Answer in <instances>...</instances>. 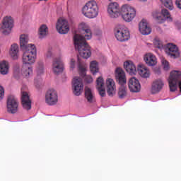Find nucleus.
Masks as SVG:
<instances>
[{
    "label": "nucleus",
    "mask_w": 181,
    "mask_h": 181,
    "mask_svg": "<svg viewBox=\"0 0 181 181\" xmlns=\"http://www.w3.org/2000/svg\"><path fill=\"white\" fill-rule=\"evenodd\" d=\"M13 76L16 78H19L22 76V70L19 68V65H16L13 67Z\"/></svg>",
    "instance_id": "obj_34"
},
{
    "label": "nucleus",
    "mask_w": 181,
    "mask_h": 181,
    "mask_svg": "<svg viewBox=\"0 0 181 181\" xmlns=\"http://www.w3.org/2000/svg\"><path fill=\"white\" fill-rule=\"evenodd\" d=\"M80 27L81 28L82 35L78 34L74 35V45L81 57L88 59L91 56V49L86 40H90L93 37V33H91L90 26L86 23H81Z\"/></svg>",
    "instance_id": "obj_1"
},
{
    "label": "nucleus",
    "mask_w": 181,
    "mask_h": 181,
    "mask_svg": "<svg viewBox=\"0 0 181 181\" xmlns=\"http://www.w3.org/2000/svg\"><path fill=\"white\" fill-rule=\"evenodd\" d=\"M78 69L81 73V76H86V64L81 62L80 57H78Z\"/></svg>",
    "instance_id": "obj_31"
},
{
    "label": "nucleus",
    "mask_w": 181,
    "mask_h": 181,
    "mask_svg": "<svg viewBox=\"0 0 181 181\" xmlns=\"http://www.w3.org/2000/svg\"><path fill=\"white\" fill-rule=\"evenodd\" d=\"M13 28V19L12 17L6 16L2 21L1 32L3 35H9Z\"/></svg>",
    "instance_id": "obj_8"
},
{
    "label": "nucleus",
    "mask_w": 181,
    "mask_h": 181,
    "mask_svg": "<svg viewBox=\"0 0 181 181\" xmlns=\"http://www.w3.org/2000/svg\"><path fill=\"white\" fill-rule=\"evenodd\" d=\"M29 37L27 35L20 36V47L23 50V64H33L36 62L37 51L36 46L33 44H28Z\"/></svg>",
    "instance_id": "obj_2"
},
{
    "label": "nucleus",
    "mask_w": 181,
    "mask_h": 181,
    "mask_svg": "<svg viewBox=\"0 0 181 181\" xmlns=\"http://www.w3.org/2000/svg\"><path fill=\"white\" fill-rule=\"evenodd\" d=\"M139 28L142 35H149L151 34V32H152L151 27L148 25V23L146 20H142L139 23Z\"/></svg>",
    "instance_id": "obj_22"
},
{
    "label": "nucleus",
    "mask_w": 181,
    "mask_h": 181,
    "mask_svg": "<svg viewBox=\"0 0 181 181\" xmlns=\"http://www.w3.org/2000/svg\"><path fill=\"white\" fill-rule=\"evenodd\" d=\"M21 104L24 110H27V111L32 108V100L29 93L26 91L21 90Z\"/></svg>",
    "instance_id": "obj_14"
},
{
    "label": "nucleus",
    "mask_w": 181,
    "mask_h": 181,
    "mask_svg": "<svg viewBox=\"0 0 181 181\" xmlns=\"http://www.w3.org/2000/svg\"><path fill=\"white\" fill-rule=\"evenodd\" d=\"M160 2L164 5L165 8L170 9V11H173V2L172 0H160Z\"/></svg>",
    "instance_id": "obj_32"
},
{
    "label": "nucleus",
    "mask_w": 181,
    "mask_h": 181,
    "mask_svg": "<svg viewBox=\"0 0 181 181\" xmlns=\"http://www.w3.org/2000/svg\"><path fill=\"white\" fill-rule=\"evenodd\" d=\"M163 86L164 83L162 79H157L154 81L151 86L152 94H157V93H159L162 90V88H163Z\"/></svg>",
    "instance_id": "obj_20"
},
{
    "label": "nucleus",
    "mask_w": 181,
    "mask_h": 181,
    "mask_svg": "<svg viewBox=\"0 0 181 181\" xmlns=\"http://www.w3.org/2000/svg\"><path fill=\"white\" fill-rule=\"evenodd\" d=\"M116 81L121 85L119 88L118 95L120 98H125L127 97V77L125 76V72L121 68H117L115 71Z\"/></svg>",
    "instance_id": "obj_3"
},
{
    "label": "nucleus",
    "mask_w": 181,
    "mask_h": 181,
    "mask_svg": "<svg viewBox=\"0 0 181 181\" xmlns=\"http://www.w3.org/2000/svg\"><path fill=\"white\" fill-rule=\"evenodd\" d=\"M175 5L177 8H178L179 9H181V0H176Z\"/></svg>",
    "instance_id": "obj_41"
},
{
    "label": "nucleus",
    "mask_w": 181,
    "mask_h": 181,
    "mask_svg": "<svg viewBox=\"0 0 181 181\" xmlns=\"http://www.w3.org/2000/svg\"><path fill=\"white\" fill-rule=\"evenodd\" d=\"M141 2H146V1H148V0H140Z\"/></svg>",
    "instance_id": "obj_46"
},
{
    "label": "nucleus",
    "mask_w": 181,
    "mask_h": 181,
    "mask_svg": "<svg viewBox=\"0 0 181 181\" xmlns=\"http://www.w3.org/2000/svg\"><path fill=\"white\" fill-rule=\"evenodd\" d=\"M128 86L131 93H139L141 91V83L139 80L135 77H132L129 79Z\"/></svg>",
    "instance_id": "obj_15"
},
{
    "label": "nucleus",
    "mask_w": 181,
    "mask_h": 181,
    "mask_svg": "<svg viewBox=\"0 0 181 181\" xmlns=\"http://www.w3.org/2000/svg\"><path fill=\"white\" fill-rule=\"evenodd\" d=\"M156 74H160V69L158 68L157 69L155 70Z\"/></svg>",
    "instance_id": "obj_43"
},
{
    "label": "nucleus",
    "mask_w": 181,
    "mask_h": 181,
    "mask_svg": "<svg viewBox=\"0 0 181 181\" xmlns=\"http://www.w3.org/2000/svg\"><path fill=\"white\" fill-rule=\"evenodd\" d=\"M107 13L110 18H118V16L121 13L119 10V6L117 2L111 3L107 7Z\"/></svg>",
    "instance_id": "obj_16"
},
{
    "label": "nucleus",
    "mask_w": 181,
    "mask_h": 181,
    "mask_svg": "<svg viewBox=\"0 0 181 181\" xmlns=\"http://www.w3.org/2000/svg\"><path fill=\"white\" fill-rule=\"evenodd\" d=\"M5 96V90L4 89V87L0 86V100L4 98Z\"/></svg>",
    "instance_id": "obj_39"
},
{
    "label": "nucleus",
    "mask_w": 181,
    "mask_h": 181,
    "mask_svg": "<svg viewBox=\"0 0 181 181\" xmlns=\"http://www.w3.org/2000/svg\"><path fill=\"white\" fill-rule=\"evenodd\" d=\"M115 37L119 42H127L129 40L131 35L128 28L124 25H119L115 29Z\"/></svg>",
    "instance_id": "obj_7"
},
{
    "label": "nucleus",
    "mask_w": 181,
    "mask_h": 181,
    "mask_svg": "<svg viewBox=\"0 0 181 181\" xmlns=\"http://www.w3.org/2000/svg\"><path fill=\"white\" fill-rule=\"evenodd\" d=\"M9 72V63L6 61L0 62V73L3 76L6 75Z\"/></svg>",
    "instance_id": "obj_28"
},
{
    "label": "nucleus",
    "mask_w": 181,
    "mask_h": 181,
    "mask_svg": "<svg viewBox=\"0 0 181 181\" xmlns=\"http://www.w3.org/2000/svg\"><path fill=\"white\" fill-rule=\"evenodd\" d=\"M107 93L109 97H114L117 93V86H115V81L112 78H107L106 80Z\"/></svg>",
    "instance_id": "obj_17"
},
{
    "label": "nucleus",
    "mask_w": 181,
    "mask_h": 181,
    "mask_svg": "<svg viewBox=\"0 0 181 181\" xmlns=\"http://www.w3.org/2000/svg\"><path fill=\"white\" fill-rule=\"evenodd\" d=\"M153 43L155 47H157V49H163V47H165V45H163V42H162V41H160L159 38H155Z\"/></svg>",
    "instance_id": "obj_35"
},
{
    "label": "nucleus",
    "mask_w": 181,
    "mask_h": 181,
    "mask_svg": "<svg viewBox=\"0 0 181 181\" xmlns=\"http://www.w3.org/2000/svg\"><path fill=\"white\" fill-rule=\"evenodd\" d=\"M170 91L173 93L177 90V86L181 93V71H173L170 74L168 80Z\"/></svg>",
    "instance_id": "obj_5"
},
{
    "label": "nucleus",
    "mask_w": 181,
    "mask_h": 181,
    "mask_svg": "<svg viewBox=\"0 0 181 181\" xmlns=\"http://www.w3.org/2000/svg\"><path fill=\"white\" fill-rule=\"evenodd\" d=\"M75 65H76V61H74L73 59H71V62H70L71 69H74Z\"/></svg>",
    "instance_id": "obj_42"
},
{
    "label": "nucleus",
    "mask_w": 181,
    "mask_h": 181,
    "mask_svg": "<svg viewBox=\"0 0 181 181\" xmlns=\"http://www.w3.org/2000/svg\"><path fill=\"white\" fill-rule=\"evenodd\" d=\"M73 88L74 94L78 97L81 95L83 90L84 88V85L83 84V80L81 78L75 77L73 81Z\"/></svg>",
    "instance_id": "obj_12"
},
{
    "label": "nucleus",
    "mask_w": 181,
    "mask_h": 181,
    "mask_svg": "<svg viewBox=\"0 0 181 181\" xmlns=\"http://www.w3.org/2000/svg\"><path fill=\"white\" fill-rule=\"evenodd\" d=\"M45 103L48 105H56L59 103V95L54 89H49L45 94Z\"/></svg>",
    "instance_id": "obj_10"
},
{
    "label": "nucleus",
    "mask_w": 181,
    "mask_h": 181,
    "mask_svg": "<svg viewBox=\"0 0 181 181\" xmlns=\"http://www.w3.org/2000/svg\"><path fill=\"white\" fill-rule=\"evenodd\" d=\"M161 15H163V17L160 16V13L158 11L153 12V18L158 22V23H163V22H165V20L167 19L169 22H172V18H170V13H169V11H168L166 8H163L161 11Z\"/></svg>",
    "instance_id": "obj_11"
},
{
    "label": "nucleus",
    "mask_w": 181,
    "mask_h": 181,
    "mask_svg": "<svg viewBox=\"0 0 181 181\" xmlns=\"http://www.w3.org/2000/svg\"><path fill=\"white\" fill-rule=\"evenodd\" d=\"M49 33V28L47 25L43 24L39 28V36L42 39L45 37V36H47Z\"/></svg>",
    "instance_id": "obj_29"
},
{
    "label": "nucleus",
    "mask_w": 181,
    "mask_h": 181,
    "mask_svg": "<svg viewBox=\"0 0 181 181\" xmlns=\"http://www.w3.org/2000/svg\"><path fill=\"white\" fill-rule=\"evenodd\" d=\"M33 74V69L31 66H28L26 64H23L21 69V76L28 78Z\"/></svg>",
    "instance_id": "obj_25"
},
{
    "label": "nucleus",
    "mask_w": 181,
    "mask_h": 181,
    "mask_svg": "<svg viewBox=\"0 0 181 181\" xmlns=\"http://www.w3.org/2000/svg\"><path fill=\"white\" fill-rule=\"evenodd\" d=\"M52 71L54 74H60L63 72V61L62 58H55L52 62Z\"/></svg>",
    "instance_id": "obj_19"
},
{
    "label": "nucleus",
    "mask_w": 181,
    "mask_h": 181,
    "mask_svg": "<svg viewBox=\"0 0 181 181\" xmlns=\"http://www.w3.org/2000/svg\"><path fill=\"white\" fill-rule=\"evenodd\" d=\"M137 73L144 78H148L151 74L149 69H148L144 64H139L137 67Z\"/></svg>",
    "instance_id": "obj_24"
},
{
    "label": "nucleus",
    "mask_w": 181,
    "mask_h": 181,
    "mask_svg": "<svg viewBox=\"0 0 181 181\" xmlns=\"http://www.w3.org/2000/svg\"><path fill=\"white\" fill-rule=\"evenodd\" d=\"M35 86H36V87H37V80H35Z\"/></svg>",
    "instance_id": "obj_45"
},
{
    "label": "nucleus",
    "mask_w": 181,
    "mask_h": 181,
    "mask_svg": "<svg viewBox=\"0 0 181 181\" xmlns=\"http://www.w3.org/2000/svg\"><path fill=\"white\" fill-rule=\"evenodd\" d=\"M36 71L37 76H42V74H45V66L43 65V62L38 63Z\"/></svg>",
    "instance_id": "obj_33"
},
{
    "label": "nucleus",
    "mask_w": 181,
    "mask_h": 181,
    "mask_svg": "<svg viewBox=\"0 0 181 181\" xmlns=\"http://www.w3.org/2000/svg\"><path fill=\"white\" fill-rule=\"evenodd\" d=\"M90 70L92 74H97L98 71H100V69L98 68V62L97 61H92L90 64Z\"/></svg>",
    "instance_id": "obj_30"
},
{
    "label": "nucleus",
    "mask_w": 181,
    "mask_h": 181,
    "mask_svg": "<svg viewBox=\"0 0 181 181\" xmlns=\"http://www.w3.org/2000/svg\"><path fill=\"white\" fill-rule=\"evenodd\" d=\"M165 53L170 56V57H173V59H176V57H179V49L175 45L173 44H168L165 47Z\"/></svg>",
    "instance_id": "obj_18"
},
{
    "label": "nucleus",
    "mask_w": 181,
    "mask_h": 181,
    "mask_svg": "<svg viewBox=\"0 0 181 181\" xmlns=\"http://www.w3.org/2000/svg\"><path fill=\"white\" fill-rule=\"evenodd\" d=\"M161 63L163 66V69L165 70V71H168V70L170 69L169 62L166 59H163L161 60Z\"/></svg>",
    "instance_id": "obj_37"
},
{
    "label": "nucleus",
    "mask_w": 181,
    "mask_h": 181,
    "mask_svg": "<svg viewBox=\"0 0 181 181\" xmlns=\"http://www.w3.org/2000/svg\"><path fill=\"white\" fill-rule=\"evenodd\" d=\"M82 14L88 19H94L98 16V5L95 1L87 2L82 8Z\"/></svg>",
    "instance_id": "obj_4"
},
{
    "label": "nucleus",
    "mask_w": 181,
    "mask_h": 181,
    "mask_svg": "<svg viewBox=\"0 0 181 181\" xmlns=\"http://www.w3.org/2000/svg\"><path fill=\"white\" fill-rule=\"evenodd\" d=\"M85 98L87 100L88 103H94L95 98L94 97V93L91 89L88 87L85 88Z\"/></svg>",
    "instance_id": "obj_27"
},
{
    "label": "nucleus",
    "mask_w": 181,
    "mask_h": 181,
    "mask_svg": "<svg viewBox=\"0 0 181 181\" xmlns=\"http://www.w3.org/2000/svg\"><path fill=\"white\" fill-rule=\"evenodd\" d=\"M57 30L58 33L61 35H66V33H69L70 28H69V23L66 20L59 19L57 23Z\"/></svg>",
    "instance_id": "obj_13"
},
{
    "label": "nucleus",
    "mask_w": 181,
    "mask_h": 181,
    "mask_svg": "<svg viewBox=\"0 0 181 181\" xmlns=\"http://www.w3.org/2000/svg\"><path fill=\"white\" fill-rule=\"evenodd\" d=\"M124 67L130 76H135L136 74V66H135V64L132 61L125 62L124 63Z\"/></svg>",
    "instance_id": "obj_21"
},
{
    "label": "nucleus",
    "mask_w": 181,
    "mask_h": 181,
    "mask_svg": "<svg viewBox=\"0 0 181 181\" xmlns=\"http://www.w3.org/2000/svg\"><path fill=\"white\" fill-rule=\"evenodd\" d=\"M85 81H86V83H88V84H90V83H93V77H91V76H90V75L86 76Z\"/></svg>",
    "instance_id": "obj_40"
},
{
    "label": "nucleus",
    "mask_w": 181,
    "mask_h": 181,
    "mask_svg": "<svg viewBox=\"0 0 181 181\" xmlns=\"http://www.w3.org/2000/svg\"><path fill=\"white\" fill-rule=\"evenodd\" d=\"M99 95H100V97H105V88H97Z\"/></svg>",
    "instance_id": "obj_38"
},
{
    "label": "nucleus",
    "mask_w": 181,
    "mask_h": 181,
    "mask_svg": "<svg viewBox=\"0 0 181 181\" xmlns=\"http://www.w3.org/2000/svg\"><path fill=\"white\" fill-rule=\"evenodd\" d=\"M104 87V78L99 76L96 80V88H103Z\"/></svg>",
    "instance_id": "obj_36"
},
{
    "label": "nucleus",
    "mask_w": 181,
    "mask_h": 181,
    "mask_svg": "<svg viewBox=\"0 0 181 181\" xmlns=\"http://www.w3.org/2000/svg\"><path fill=\"white\" fill-rule=\"evenodd\" d=\"M120 13L122 19H124L125 22H132L134 18L136 16V11L129 4H124L122 6Z\"/></svg>",
    "instance_id": "obj_6"
},
{
    "label": "nucleus",
    "mask_w": 181,
    "mask_h": 181,
    "mask_svg": "<svg viewBox=\"0 0 181 181\" xmlns=\"http://www.w3.org/2000/svg\"><path fill=\"white\" fill-rule=\"evenodd\" d=\"M52 56V51H48L47 53V57H50Z\"/></svg>",
    "instance_id": "obj_44"
},
{
    "label": "nucleus",
    "mask_w": 181,
    "mask_h": 181,
    "mask_svg": "<svg viewBox=\"0 0 181 181\" xmlns=\"http://www.w3.org/2000/svg\"><path fill=\"white\" fill-rule=\"evenodd\" d=\"M10 54L13 60L19 57V46L17 44H13L11 47Z\"/></svg>",
    "instance_id": "obj_26"
},
{
    "label": "nucleus",
    "mask_w": 181,
    "mask_h": 181,
    "mask_svg": "<svg viewBox=\"0 0 181 181\" xmlns=\"http://www.w3.org/2000/svg\"><path fill=\"white\" fill-rule=\"evenodd\" d=\"M19 107L18 99L12 95H10L7 98V111L10 114H16Z\"/></svg>",
    "instance_id": "obj_9"
},
{
    "label": "nucleus",
    "mask_w": 181,
    "mask_h": 181,
    "mask_svg": "<svg viewBox=\"0 0 181 181\" xmlns=\"http://www.w3.org/2000/svg\"><path fill=\"white\" fill-rule=\"evenodd\" d=\"M144 62L148 66H156L158 63V59L152 53H148L144 56Z\"/></svg>",
    "instance_id": "obj_23"
}]
</instances>
